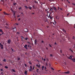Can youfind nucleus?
Returning a JSON list of instances; mask_svg holds the SVG:
<instances>
[{
	"mask_svg": "<svg viewBox=\"0 0 75 75\" xmlns=\"http://www.w3.org/2000/svg\"><path fill=\"white\" fill-rule=\"evenodd\" d=\"M30 68L31 69H33V67L31 66H30Z\"/></svg>",
	"mask_w": 75,
	"mask_h": 75,
	"instance_id": "obj_22",
	"label": "nucleus"
},
{
	"mask_svg": "<svg viewBox=\"0 0 75 75\" xmlns=\"http://www.w3.org/2000/svg\"><path fill=\"white\" fill-rule=\"evenodd\" d=\"M51 69L52 70H53V71L54 70V69H53V68H52V67H51Z\"/></svg>",
	"mask_w": 75,
	"mask_h": 75,
	"instance_id": "obj_33",
	"label": "nucleus"
},
{
	"mask_svg": "<svg viewBox=\"0 0 75 75\" xmlns=\"http://www.w3.org/2000/svg\"><path fill=\"white\" fill-rule=\"evenodd\" d=\"M32 70H33V69H29V71H32Z\"/></svg>",
	"mask_w": 75,
	"mask_h": 75,
	"instance_id": "obj_24",
	"label": "nucleus"
},
{
	"mask_svg": "<svg viewBox=\"0 0 75 75\" xmlns=\"http://www.w3.org/2000/svg\"><path fill=\"white\" fill-rule=\"evenodd\" d=\"M44 62H45V59H44Z\"/></svg>",
	"mask_w": 75,
	"mask_h": 75,
	"instance_id": "obj_49",
	"label": "nucleus"
},
{
	"mask_svg": "<svg viewBox=\"0 0 75 75\" xmlns=\"http://www.w3.org/2000/svg\"><path fill=\"white\" fill-rule=\"evenodd\" d=\"M74 28H75V24L74 25Z\"/></svg>",
	"mask_w": 75,
	"mask_h": 75,
	"instance_id": "obj_60",
	"label": "nucleus"
},
{
	"mask_svg": "<svg viewBox=\"0 0 75 75\" xmlns=\"http://www.w3.org/2000/svg\"><path fill=\"white\" fill-rule=\"evenodd\" d=\"M28 7V8H29L30 9V10H31V8H32L31 7Z\"/></svg>",
	"mask_w": 75,
	"mask_h": 75,
	"instance_id": "obj_35",
	"label": "nucleus"
},
{
	"mask_svg": "<svg viewBox=\"0 0 75 75\" xmlns=\"http://www.w3.org/2000/svg\"><path fill=\"white\" fill-rule=\"evenodd\" d=\"M53 8L54 9V10H56V8L55 7H54Z\"/></svg>",
	"mask_w": 75,
	"mask_h": 75,
	"instance_id": "obj_19",
	"label": "nucleus"
},
{
	"mask_svg": "<svg viewBox=\"0 0 75 75\" xmlns=\"http://www.w3.org/2000/svg\"><path fill=\"white\" fill-rule=\"evenodd\" d=\"M12 70L13 71V72H16V71H15V70L14 69H12Z\"/></svg>",
	"mask_w": 75,
	"mask_h": 75,
	"instance_id": "obj_12",
	"label": "nucleus"
},
{
	"mask_svg": "<svg viewBox=\"0 0 75 75\" xmlns=\"http://www.w3.org/2000/svg\"><path fill=\"white\" fill-rule=\"evenodd\" d=\"M54 44H55V45H57V43H56V42H55Z\"/></svg>",
	"mask_w": 75,
	"mask_h": 75,
	"instance_id": "obj_58",
	"label": "nucleus"
},
{
	"mask_svg": "<svg viewBox=\"0 0 75 75\" xmlns=\"http://www.w3.org/2000/svg\"><path fill=\"white\" fill-rule=\"evenodd\" d=\"M5 28H6V29H9V28H8V27H7V26H5Z\"/></svg>",
	"mask_w": 75,
	"mask_h": 75,
	"instance_id": "obj_30",
	"label": "nucleus"
},
{
	"mask_svg": "<svg viewBox=\"0 0 75 75\" xmlns=\"http://www.w3.org/2000/svg\"><path fill=\"white\" fill-rule=\"evenodd\" d=\"M0 32H1V33H3V31L1 29H0Z\"/></svg>",
	"mask_w": 75,
	"mask_h": 75,
	"instance_id": "obj_16",
	"label": "nucleus"
},
{
	"mask_svg": "<svg viewBox=\"0 0 75 75\" xmlns=\"http://www.w3.org/2000/svg\"><path fill=\"white\" fill-rule=\"evenodd\" d=\"M28 47V46H27V45H25L24 46V48H25V49H26V50H28V47Z\"/></svg>",
	"mask_w": 75,
	"mask_h": 75,
	"instance_id": "obj_4",
	"label": "nucleus"
},
{
	"mask_svg": "<svg viewBox=\"0 0 75 75\" xmlns=\"http://www.w3.org/2000/svg\"><path fill=\"white\" fill-rule=\"evenodd\" d=\"M11 39H9L7 40V43L8 44H11Z\"/></svg>",
	"mask_w": 75,
	"mask_h": 75,
	"instance_id": "obj_3",
	"label": "nucleus"
},
{
	"mask_svg": "<svg viewBox=\"0 0 75 75\" xmlns=\"http://www.w3.org/2000/svg\"><path fill=\"white\" fill-rule=\"evenodd\" d=\"M3 13L5 15H9V14H7L5 12H4Z\"/></svg>",
	"mask_w": 75,
	"mask_h": 75,
	"instance_id": "obj_9",
	"label": "nucleus"
},
{
	"mask_svg": "<svg viewBox=\"0 0 75 75\" xmlns=\"http://www.w3.org/2000/svg\"><path fill=\"white\" fill-rule=\"evenodd\" d=\"M69 71H68L67 72H64V73L66 74H69Z\"/></svg>",
	"mask_w": 75,
	"mask_h": 75,
	"instance_id": "obj_10",
	"label": "nucleus"
},
{
	"mask_svg": "<svg viewBox=\"0 0 75 75\" xmlns=\"http://www.w3.org/2000/svg\"><path fill=\"white\" fill-rule=\"evenodd\" d=\"M70 50L71 51V52H73V51L71 50V49H70Z\"/></svg>",
	"mask_w": 75,
	"mask_h": 75,
	"instance_id": "obj_44",
	"label": "nucleus"
},
{
	"mask_svg": "<svg viewBox=\"0 0 75 75\" xmlns=\"http://www.w3.org/2000/svg\"><path fill=\"white\" fill-rule=\"evenodd\" d=\"M17 4L16 3H14L13 4L14 5H16Z\"/></svg>",
	"mask_w": 75,
	"mask_h": 75,
	"instance_id": "obj_25",
	"label": "nucleus"
},
{
	"mask_svg": "<svg viewBox=\"0 0 75 75\" xmlns=\"http://www.w3.org/2000/svg\"><path fill=\"white\" fill-rule=\"evenodd\" d=\"M58 10L60 11V10H61L62 11L63 10V9L62 8H60L59 7H58Z\"/></svg>",
	"mask_w": 75,
	"mask_h": 75,
	"instance_id": "obj_6",
	"label": "nucleus"
},
{
	"mask_svg": "<svg viewBox=\"0 0 75 75\" xmlns=\"http://www.w3.org/2000/svg\"><path fill=\"white\" fill-rule=\"evenodd\" d=\"M21 8H22L21 7H20V8H19V10H21Z\"/></svg>",
	"mask_w": 75,
	"mask_h": 75,
	"instance_id": "obj_38",
	"label": "nucleus"
},
{
	"mask_svg": "<svg viewBox=\"0 0 75 75\" xmlns=\"http://www.w3.org/2000/svg\"><path fill=\"white\" fill-rule=\"evenodd\" d=\"M0 47H1V49H3L4 46L2 45L1 43H0Z\"/></svg>",
	"mask_w": 75,
	"mask_h": 75,
	"instance_id": "obj_1",
	"label": "nucleus"
},
{
	"mask_svg": "<svg viewBox=\"0 0 75 75\" xmlns=\"http://www.w3.org/2000/svg\"><path fill=\"white\" fill-rule=\"evenodd\" d=\"M42 69H44V66H42Z\"/></svg>",
	"mask_w": 75,
	"mask_h": 75,
	"instance_id": "obj_40",
	"label": "nucleus"
},
{
	"mask_svg": "<svg viewBox=\"0 0 75 75\" xmlns=\"http://www.w3.org/2000/svg\"><path fill=\"white\" fill-rule=\"evenodd\" d=\"M73 38V39H75V37H74V36L73 37V38Z\"/></svg>",
	"mask_w": 75,
	"mask_h": 75,
	"instance_id": "obj_47",
	"label": "nucleus"
},
{
	"mask_svg": "<svg viewBox=\"0 0 75 75\" xmlns=\"http://www.w3.org/2000/svg\"><path fill=\"white\" fill-rule=\"evenodd\" d=\"M12 30H13V31H16L17 30L16 28L15 27H14L13 28Z\"/></svg>",
	"mask_w": 75,
	"mask_h": 75,
	"instance_id": "obj_2",
	"label": "nucleus"
},
{
	"mask_svg": "<svg viewBox=\"0 0 75 75\" xmlns=\"http://www.w3.org/2000/svg\"><path fill=\"white\" fill-rule=\"evenodd\" d=\"M21 14H23V15L24 14L23 13V12H22V13H21Z\"/></svg>",
	"mask_w": 75,
	"mask_h": 75,
	"instance_id": "obj_59",
	"label": "nucleus"
},
{
	"mask_svg": "<svg viewBox=\"0 0 75 75\" xmlns=\"http://www.w3.org/2000/svg\"><path fill=\"white\" fill-rule=\"evenodd\" d=\"M72 58L73 59H71V60H72L74 62H75V58Z\"/></svg>",
	"mask_w": 75,
	"mask_h": 75,
	"instance_id": "obj_8",
	"label": "nucleus"
},
{
	"mask_svg": "<svg viewBox=\"0 0 75 75\" xmlns=\"http://www.w3.org/2000/svg\"><path fill=\"white\" fill-rule=\"evenodd\" d=\"M1 71H3V69H1Z\"/></svg>",
	"mask_w": 75,
	"mask_h": 75,
	"instance_id": "obj_43",
	"label": "nucleus"
},
{
	"mask_svg": "<svg viewBox=\"0 0 75 75\" xmlns=\"http://www.w3.org/2000/svg\"><path fill=\"white\" fill-rule=\"evenodd\" d=\"M20 16H17L18 17H19Z\"/></svg>",
	"mask_w": 75,
	"mask_h": 75,
	"instance_id": "obj_61",
	"label": "nucleus"
},
{
	"mask_svg": "<svg viewBox=\"0 0 75 75\" xmlns=\"http://www.w3.org/2000/svg\"><path fill=\"white\" fill-rule=\"evenodd\" d=\"M72 4L73 5H74V6H75V4H74L72 3Z\"/></svg>",
	"mask_w": 75,
	"mask_h": 75,
	"instance_id": "obj_45",
	"label": "nucleus"
},
{
	"mask_svg": "<svg viewBox=\"0 0 75 75\" xmlns=\"http://www.w3.org/2000/svg\"><path fill=\"white\" fill-rule=\"evenodd\" d=\"M27 71H25L24 73L26 75L27 74Z\"/></svg>",
	"mask_w": 75,
	"mask_h": 75,
	"instance_id": "obj_15",
	"label": "nucleus"
},
{
	"mask_svg": "<svg viewBox=\"0 0 75 75\" xmlns=\"http://www.w3.org/2000/svg\"><path fill=\"white\" fill-rule=\"evenodd\" d=\"M34 2H35V3H36V4H38V2H37V1H34Z\"/></svg>",
	"mask_w": 75,
	"mask_h": 75,
	"instance_id": "obj_26",
	"label": "nucleus"
},
{
	"mask_svg": "<svg viewBox=\"0 0 75 75\" xmlns=\"http://www.w3.org/2000/svg\"><path fill=\"white\" fill-rule=\"evenodd\" d=\"M21 38L22 40H23V39H24V37H23V36H21Z\"/></svg>",
	"mask_w": 75,
	"mask_h": 75,
	"instance_id": "obj_17",
	"label": "nucleus"
},
{
	"mask_svg": "<svg viewBox=\"0 0 75 75\" xmlns=\"http://www.w3.org/2000/svg\"><path fill=\"white\" fill-rule=\"evenodd\" d=\"M11 51H12V52H15V51H14L13 50L12 48H11Z\"/></svg>",
	"mask_w": 75,
	"mask_h": 75,
	"instance_id": "obj_13",
	"label": "nucleus"
},
{
	"mask_svg": "<svg viewBox=\"0 0 75 75\" xmlns=\"http://www.w3.org/2000/svg\"><path fill=\"white\" fill-rule=\"evenodd\" d=\"M33 70L34 69V66H33Z\"/></svg>",
	"mask_w": 75,
	"mask_h": 75,
	"instance_id": "obj_46",
	"label": "nucleus"
},
{
	"mask_svg": "<svg viewBox=\"0 0 75 75\" xmlns=\"http://www.w3.org/2000/svg\"><path fill=\"white\" fill-rule=\"evenodd\" d=\"M15 14H16V13H15V12H14V13H13V16H15Z\"/></svg>",
	"mask_w": 75,
	"mask_h": 75,
	"instance_id": "obj_29",
	"label": "nucleus"
},
{
	"mask_svg": "<svg viewBox=\"0 0 75 75\" xmlns=\"http://www.w3.org/2000/svg\"><path fill=\"white\" fill-rule=\"evenodd\" d=\"M1 74L2 75H3L4 74V73L3 72H2L1 73Z\"/></svg>",
	"mask_w": 75,
	"mask_h": 75,
	"instance_id": "obj_42",
	"label": "nucleus"
},
{
	"mask_svg": "<svg viewBox=\"0 0 75 75\" xmlns=\"http://www.w3.org/2000/svg\"><path fill=\"white\" fill-rule=\"evenodd\" d=\"M3 62H6V59H4V60H3Z\"/></svg>",
	"mask_w": 75,
	"mask_h": 75,
	"instance_id": "obj_14",
	"label": "nucleus"
},
{
	"mask_svg": "<svg viewBox=\"0 0 75 75\" xmlns=\"http://www.w3.org/2000/svg\"><path fill=\"white\" fill-rule=\"evenodd\" d=\"M32 7L33 8H35V6H34V5L32 6Z\"/></svg>",
	"mask_w": 75,
	"mask_h": 75,
	"instance_id": "obj_31",
	"label": "nucleus"
},
{
	"mask_svg": "<svg viewBox=\"0 0 75 75\" xmlns=\"http://www.w3.org/2000/svg\"><path fill=\"white\" fill-rule=\"evenodd\" d=\"M20 60V58H18V61H19Z\"/></svg>",
	"mask_w": 75,
	"mask_h": 75,
	"instance_id": "obj_27",
	"label": "nucleus"
},
{
	"mask_svg": "<svg viewBox=\"0 0 75 75\" xmlns=\"http://www.w3.org/2000/svg\"><path fill=\"white\" fill-rule=\"evenodd\" d=\"M25 7L26 8V9H28V7H27L26 6H25Z\"/></svg>",
	"mask_w": 75,
	"mask_h": 75,
	"instance_id": "obj_41",
	"label": "nucleus"
},
{
	"mask_svg": "<svg viewBox=\"0 0 75 75\" xmlns=\"http://www.w3.org/2000/svg\"><path fill=\"white\" fill-rule=\"evenodd\" d=\"M16 24L17 25H18V23H16Z\"/></svg>",
	"mask_w": 75,
	"mask_h": 75,
	"instance_id": "obj_63",
	"label": "nucleus"
},
{
	"mask_svg": "<svg viewBox=\"0 0 75 75\" xmlns=\"http://www.w3.org/2000/svg\"><path fill=\"white\" fill-rule=\"evenodd\" d=\"M50 56L51 57H52V54H50Z\"/></svg>",
	"mask_w": 75,
	"mask_h": 75,
	"instance_id": "obj_37",
	"label": "nucleus"
},
{
	"mask_svg": "<svg viewBox=\"0 0 75 75\" xmlns=\"http://www.w3.org/2000/svg\"><path fill=\"white\" fill-rule=\"evenodd\" d=\"M2 9H0V11H2Z\"/></svg>",
	"mask_w": 75,
	"mask_h": 75,
	"instance_id": "obj_62",
	"label": "nucleus"
},
{
	"mask_svg": "<svg viewBox=\"0 0 75 75\" xmlns=\"http://www.w3.org/2000/svg\"><path fill=\"white\" fill-rule=\"evenodd\" d=\"M1 33H2V35H3V34H4V33H3V32H1Z\"/></svg>",
	"mask_w": 75,
	"mask_h": 75,
	"instance_id": "obj_56",
	"label": "nucleus"
},
{
	"mask_svg": "<svg viewBox=\"0 0 75 75\" xmlns=\"http://www.w3.org/2000/svg\"><path fill=\"white\" fill-rule=\"evenodd\" d=\"M74 45V47H73V48L75 49V45Z\"/></svg>",
	"mask_w": 75,
	"mask_h": 75,
	"instance_id": "obj_53",
	"label": "nucleus"
},
{
	"mask_svg": "<svg viewBox=\"0 0 75 75\" xmlns=\"http://www.w3.org/2000/svg\"><path fill=\"white\" fill-rule=\"evenodd\" d=\"M21 20V18H19L18 19V21H20Z\"/></svg>",
	"mask_w": 75,
	"mask_h": 75,
	"instance_id": "obj_39",
	"label": "nucleus"
},
{
	"mask_svg": "<svg viewBox=\"0 0 75 75\" xmlns=\"http://www.w3.org/2000/svg\"><path fill=\"white\" fill-rule=\"evenodd\" d=\"M62 30L63 31H64V33H66V31L64 29H63Z\"/></svg>",
	"mask_w": 75,
	"mask_h": 75,
	"instance_id": "obj_20",
	"label": "nucleus"
},
{
	"mask_svg": "<svg viewBox=\"0 0 75 75\" xmlns=\"http://www.w3.org/2000/svg\"><path fill=\"white\" fill-rule=\"evenodd\" d=\"M37 40H35V44L36 45L37 44Z\"/></svg>",
	"mask_w": 75,
	"mask_h": 75,
	"instance_id": "obj_11",
	"label": "nucleus"
},
{
	"mask_svg": "<svg viewBox=\"0 0 75 75\" xmlns=\"http://www.w3.org/2000/svg\"><path fill=\"white\" fill-rule=\"evenodd\" d=\"M27 39H28V38H26L25 39V40H27Z\"/></svg>",
	"mask_w": 75,
	"mask_h": 75,
	"instance_id": "obj_48",
	"label": "nucleus"
},
{
	"mask_svg": "<svg viewBox=\"0 0 75 75\" xmlns=\"http://www.w3.org/2000/svg\"><path fill=\"white\" fill-rule=\"evenodd\" d=\"M24 66H25V67H27V64H24Z\"/></svg>",
	"mask_w": 75,
	"mask_h": 75,
	"instance_id": "obj_32",
	"label": "nucleus"
},
{
	"mask_svg": "<svg viewBox=\"0 0 75 75\" xmlns=\"http://www.w3.org/2000/svg\"><path fill=\"white\" fill-rule=\"evenodd\" d=\"M28 44H30V42H28Z\"/></svg>",
	"mask_w": 75,
	"mask_h": 75,
	"instance_id": "obj_55",
	"label": "nucleus"
},
{
	"mask_svg": "<svg viewBox=\"0 0 75 75\" xmlns=\"http://www.w3.org/2000/svg\"><path fill=\"white\" fill-rule=\"evenodd\" d=\"M41 5H42V4H42V3H41Z\"/></svg>",
	"mask_w": 75,
	"mask_h": 75,
	"instance_id": "obj_64",
	"label": "nucleus"
},
{
	"mask_svg": "<svg viewBox=\"0 0 75 75\" xmlns=\"http://www.w3.org/2000/svg\"><path fill=\"white\" fill-rule=\"evenodd\" d=\"M39 68H40V64H39V65L38 67Z\"/></svg>",
	"mask_w": 75,
	"mask_h": 75,
	"instance_id": "obj_21",
	"label": "nucleus"
},
{
	"mask_svg": "<svg viewBox=\"0 0 75 75\" xmlns=\"http://www.w3.org/2000/svg\"><path fill=\"white\" fill-rule=\"evenodd\" d=\"M60 53H62V50H60Z\"/></svg>",
	"mask_w": 75,
	"mask_h": 75,
	"instance_id": "obj_57",
	"label": "nucleus"
},
{
	"mask_svg": "<svg viewBox=\"0 0 75 75\" xmlns=\"http://www.w3.org/2000/svg\"><path fill=\"white\" fill-rule=\"evenodd\" d=\"M49 45H50V47H52V46L50 45V44H49Z\"/></svg>",
	"mask_w": 75,
	"mask_h": 75,
	"instance_id": "obj_54",
	"label": "nucleus"
},
{
	"mask_svg": "<svg viewBox=\"0 0 75 75\" xmlns=\"http://www.w3.org/2000/svg\"><path fill=\"white\" fill-rule=\"evenodd\" d=\"M38 70H39V69H37V72H38Z\"/></svg>",
	"mask_w": 75,
	"mask_h": 75,
	"instance_id": "obj_28",
	"label": "nucleus"
},
{
	"mask_svg": "<svg viewBox=\"0 0 75 75\" xmlns=\"http://www.w3.org/2000/svg\"><path fill=\"white\" fill-rule=\"evenodd\" d=\"M73 57V56H70V57H67V58L69 59H71V60L73 58L72 57Z\"/></svg>",
	"mask_w": 75,
	"mask_h": 75,
	"instance_id": "obj_5",
	"label": "nucleus"
},
{
	"mask_svg": "<svg viewBox=\"0 0 75 75\" xmlns=\"http://www.w3.org/2000/svg\"><path fill=\"white\" fill-rule=\"evenodd\" d=\"M5 68L6 69H7L8 68V67L5 66Z\"/></svg>",
	"mask_w": 75,
	"mask_h": 75,
	"instance_id": "obj_18",
	"label": "nucleus"
},
{
	"mask_svg": "<svg viewBox=\"0 0 75 75\" xmlns=\"http://www.w3.org/2000/svg\"><path fill=\"white\" fill-rule=\"evenodd\" d=\"M58 10L60 11V10H61L62 11L63 10V9L62 8H60L59 7H58Z\"/></svg>",
	"mask_w": 75,
	"mask_h": 75,
	"instance_id": "obj_7",
	"label": "nucleus"
},
{
	"mask_svg": "<svg viewBox=\"0 0 75 75\" xmlns=\"http://www.w3.org/2000/svg\"><path fill=\"white\" fill-rule=\"evenodd\" d=\"M29 64H32L30 62V61H29Z\"/></svg>",
	"mask_w": 75,
	"mask_h": 75,
	"instance_id": "obj_34",
	"label": "nucleus"
},
{
	"mask_svg": "<svg viewBox=\"0 0 75 75\" xmlns=\"http://www.w3.org/2000/svg\"><path fill=\"white\" fill-rule=\"evenodd\" d=\"M55 10V12H56L57 11V9H56V10Z\"/></svg>",
	"mask_w": 75,
	"mask_h": 75,
	"instance_id": "obj_52",
	"label": "nucleus"
},
{
	"mask_svg": "<svg viewBox=\"0 0 75 75\" xmlns=\"http://www.w3.org/2000/svg\"><path fill=\"white\" fill-rule=\"evenodd\" d=\"M39 65H38V64H37V65H36V66L37 67H38V66H39Z\"/></svg>",
	"mask_w": 75,
	"mask_h": 75,
	"instance_id": "obj_50",
	"label": "nucleus"
},
{
	"mask_svg": "<svg viewBox=\"0 0 75 75\" xmlns=\"http://www.w3.org/2000/svg\"><path fill=\"white\" fill-rule=\"evenodd\" d=\"M53 10V9H52V8H51L50 9V11H52V12H53V11H52V10Z\"/></svg>",
	"mask_w": 75,
	"mask_h": 75,
	"instance_id": "obj_23",
	"label": "nucleus"
},
{
	"mask_svg": "<svg viewBox=\"0 0 75 75\" xmlns=\"http://www.w3.org/2000/svg\"><path fill=\"white\" fill-rule=\"evenodd\" d=\"M17 33L18 34V35H19L20 34V33H19L18 32H17Z\"/></svg>",
	"mask_w": 75,
	"mask_h": 75,
	"instance_id": "obj_36",
	"label": "nucleus"
},
{
	"mask_svg": "<svg viewBox=\"0 0 75 75\" xmlns=\"http://www.w3.org/2000/svg\"><path fill=\"white\" fill-rule=\"evenodd\" d=\"M41 42H42V43H43V42H44V41H43L42 40L41 41Z\"/></svg>",
	"mask_w": 75,
	"mask_h": 75,
	"instance_id": "obj_51",
	"label": "nucleus"
}]
</instances>
